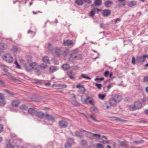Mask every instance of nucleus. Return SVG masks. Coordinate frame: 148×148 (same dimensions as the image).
Here are the masks:
<instances>
[{
  "instance_id": "nucleus-28",
  "label": "nucleus",
  "mask_w": 148,
  "mask_h": 148,
  "mask_svg": "<svg viewBox=\"0 0 148 148\" xmlns=\"http://www.w3.org/2000/svg\"><path fill=\"white\" fill-rule=\"evenodd\" d=\"M75 3L78 5H82L83 4L82 0H76Z\"/></svg>"
},
{
  "instance_id": "nucleus-43",
  "label": "nucleus",
  "mask_w": 148,
  "mask_h": 148,
  "mask_svg": "<svg viewBox=\"0 0 148 148\" xmlns=\"http://www.w3.org/2000/svg\"><path fill=\"white\" fill-rule=\"evenodd\" d=\"M95 147L97 148H103V145L100 143H97L96 144Z\"/></svg>"
},
{
  "instance_id": "nucleus-52",
  "label": "nucleus",
  "mask_w": 148,
  "mask_h": 148,
  "mask_svg": "<svg viewBox=\"0 0 148 148\" xmlns=\"http://www.w3.org/2000/svg\"><path fill=\"white\" fill-rule=\"evenodd\" d=\"M100 27L101 28H103V29H104L105 28V27H106L105 25L103 23H100Z\"/></svg>"
},
{
  "instance_id": "nucleus-9",
  "label": "nucleus",
  "mask_w": 148,
  "mask_h": 148,
  "mask_svg": "<svg viewBox=\"0 0 148 148\" xmlns=\"http://www.w3.org/2000/svg\"><path fill=\"white\" fill-rule=\"evenodd\" d=\"M35 115L36 117L40 119H43L45 116V114L41 111L36 112Z\"/></svg>"
},
{
  "instance_id": "nucleus-20",
  "label": "nucleus",
  "mask_w": 148,
  "mask_h": 148,
  "mask_svg": "<svg viewBox=\"0 0 148 148\" xmlns=\"http://www.w3.org/2000/svg\"><path fill=\"white\" fill-rule=\"evenodd\" d=\"M24 67L25 69L27 71H30L32 70L29 64H25Z\"/></svg>"
},
{
  "instance_id": "nucleus-6",
  "label": "nucleus",
  "mask_w": 148,
  "mask_h": 148,
  "mask_svg": "<svg viewBox=\"0 0 148 148\" xmlns=\"http://www.w3.org/2000/svg\"><path fill=\"white\" fill-rule=\"evenodd\" d=\"M81 130L84 132H86V133L85 134V136L87 138L91 140H93L94 139V138H93V134L91 132H88L86 131L83 130L82 129H81Z\"/></svg>"
},
{
  "instance_id": "nucleus-58",
  "label": "nucleus",
  "mask_w": 148,
  "mask_h": 148,
  "mask_svg": "<svg viewBox=\"0 0 148 148\" xmlns=\"http://www.w3.org/2000/svg\"><path fill=\"white\" fill-rule=\"evenodd\" d=\"M121 145L122 146H126V145L124 142L122 141L120 142Z\"/></svg>"
},
{
  "instance_id": "nucleus-41",
  "label": "nucleus",
  "mask_w": 148,
  "mask_h": 148,
  "mask_svg": "<svg viewBox=\"0 0 148 148\" xmlns=\"http://www.w3.org/2000/svg\"><path fill=\"white\" fill-rule=\"evenodd\" d=\"M94 84L99 89H101L102 86V85L101 84H98L96 83H94Z\"/></svg>"
},
{
  "instance_id": "nucleus-24",
  "label": "nucleus",
  "mask_w": 148,
  "mask_h": 148,
  "mask_svg": "<svg viewBox=\"0 0 148 148\" xmlns=\"http://www.w3.org/2000/svg\"><path fill=\"white\" fill-rule=\"evenodd\" d=\"M80 143L82 147H85L87 145V143L86 140H83L80 142Z\"/></svg>"
},
{
  "instance_id": "nucleus-51",
  "label": "nucleus",
  "mask_w": 148,
  "mask_h": 148,
  "mask_svg": "<svg viewBox=\"0 0 148 148\" xmlns=\"http://www.w3.org/2000/svg\"><path fill=\"white\" fill-rule=\"evenodd\" d=\"M101 143H104L106 144H110V143L109 142V141H108V140L105 141L103 139L102 140Z\"/></svg>"
},
{
  "instance_id": "nucleus-12",
  "label": "nucleus",
  "mask_w": 148,
  "mask_h": 148,
  "mask_svg": "<svg viewBox=\"0 0 148 148\" xmlns=\"http://www.w3.org/2000/svg\"><path fill=\"white\" fill-rule=\"evenodd\" d=\"M67 75L71 79H74L75 77H74V74L72 73V71H69L67 73Z\"/></svg>"
},
{
  "instance_id": "nucleus-22",
  "label": "nucleus",
  "mask_w": 148,
  "mask_h": 148,
  "mask_svg": "<svg viewBox=\"0 0 148 148\" xmlns=\"http://www.w3.org/2000/svg\"><path fill=\"white\" fill-rule=\"evenodd\" d=\"M7 48V45L3 43H0V49L1 50H5Z\"/></svg>"
},
{
  "instance_id": "nucleus-56",
  "label": "nucleus",
  "mask_w": 148,
  "mask_h": 148,
  "mask_svg": "<svg viewBox=\"0 0 148 148\" xmlns=\"http://www.w3.org/2000/svg\"><path fill=\"white\" fill-rule=\"evenodd\" d=\"M68 140L69 141L68 142H69V141L70 142V143H72V144H73V143H74L73 140L72 138H69V139H68Z\"/></svg>"
},
{
  "instance_id": "nucleus-49",
  "label": "nucleus",
  "mask_w": 148,
  "mask_h": 148,
  "mask_svg": "<svg viewBox=\"0 0 148 148\" xmlns=\"http://www.w3.org/2000/svg\"><path fill=\"white\" fill-rule=\"evenodd\" d=\"M101 137V136L100 134H93V138H94V137L96 138H100Z\"/></svg>"
},
{
  "instance_id": "nucleus-46",
  "label": "nucleus",
  "mask_w": 148,
  "mask_h": 148,
  "mask_svg": "<svg viewBox=\"0 0 148 148\" xmlns=\"http://www.w3.org/2000/svg\"><path fill=\"white\" fill-rule=\"evenodd\" d=\"M6 104L5 100H1L0 101V106H3Z\"/></svg>"
},
{
  "instance_id": "nucleus-62",
  "label": "nucleus",
  "mask_w": 148,
  "mask_h": 148,
  "mask_svg": "<svg viewBox=\"0 0 148 148\" xmlns=\"http://www.w3.org/2000/svg\"><path fill=\"white\" fill-rule=\"evenodd\" d=\"M0 85H1L3 86H4L5 85L4 82L2 80H0Z\"/></svg>"
},
{
  "instance_id": "nucleus-7",
  "label": "nucleus",
  "mask_w": 148,
  "mask_h": 148,
  "mask_svg": "<svg viewBox=\"0 0 148 148\" xmlns=\"http://www.w3.org/2000/svg\"><path fill=\"white\" fill-rule=\"evenodd\" d=\"M109 103L111 106H115L117 105V103L114 98L110 99L109 101Z\"/></svg>"
},
{
  "instance_id": "nucleus-38",
  "label": "nucleus",
  "mask_w": 148,
  "mask_h": 148,
  "mask_svg": "<svg viewBox=\"0 0 148 148\" xmlns=\"http://www.w3.org/2000/svg\"><path fill=\"white\" fill-rule=\"evenodd\" d=\"M61 50L60 48H57L55 50V53L57 55H59L60 54Z\"/></svg>"
},
{
  "instance_id": "nucleus-16",
  "label": "nucleus",
  "mask_w": 148,
  "mask_h": 148,
  "mask_svg": "<svg viewBox=\"0 0 148 148\" xmlns=\"http://www.w3.org/2000/svg\"><path fill=\"white\" fill-rule=\"evenodd\" d=\"M28 112L29 114L31 115H34L36 114V111L34 108H30L28 110Z\"/></svg>"
},
{
  "instance_id": "nucleus-40",
  "label": "nucleus",
  "mask_w": 148,
  "mask_h": 148,
  "mask_svg": "<svg viewBox=\"0 0 148 148\" xmlns=\"http://www.w3.org/2000/svg\"><path fill=\"white\" fill-rule=\"evenodd\" d=\"M4 74L5 75L9 78H11L12 80L14 78V76L12 75L10 73H4Z\"/></svg>"
},
{
  "instance_id": "nucleus-26",
  "label": "nucleus",
  "mask_w": 148,
  "mask_h": 148,
  "mask_svg": "<svg viewBox=\"0 0 148 148\" xmlns=\"http://www.w3.org/2000/svg\"><path fill=\"white\" fill-rule=\"evenodd\" d=\"M43 61L45 63L47 64H49L50 62L49 60L47 57L45 56L42 58V59Z\"/></svg>"
},
{
  "instance_id": "nucleus-29",
  "label": "nucleus",
  "mask_w": 148,
  "mask_h": 148,
  "mask_svg": "<svg viewBox=\"0 0 148 148\" xmlns=\"http://www.w3.org/2000/svg\"><path fill=\"white\" fill-rule=\"evenodd\" d=\"M62 68L64 70H66L69 69L70 68L69 64H63L62 66Z\"/></svg>"
},
{
  "instance_id": "nucleus-42",
  "label": "nucleus",
  "mask_w": 148,
  "mask_h": 148,
  "mask_svg": "<svg viewBox=\"0 0 148 148\" xmlns=\"http://www.w3.org/2000/svg\"><path fill=\"white\" fill-rule=\"evenodd\" d=\"M81 77L83 78L87 79H91L90 77L87 76H86L85 74H82L81 75Z\"/></svg>"
},
{
  "instance_id": "nucleus-48",
  "label": "nucleus",
  "mask_w": 148,
  "mask_h": 148,
  "mask_svg": "<svg viewBox=\"0 0 148 148\" xmlns=\"http://www.w3.org/2000/svg\"><path fill=\"white\" fill-rule=\"evenodd\" d=\"M6 148H14V146L9 143L6 145Z\"/></svg>"
},
{
  "instance_id": "nucleus-63",
  "label": "nucleus",
  "mask_w": 148,
  "mask_h": 148,
  "mask_svg": "<svg viewBox=\"0 0 148 148\" xmlns=\"http://www.w3.org/2000/svg\"><path fill=\"white\" fill-rule=\"evenodd\" d=\"M95 12H97V13L100 12L101 10L100 9H98L97 8H94Z\"/></svg>"
},
{
  "instance_id": "nucleus-34",
  "label": "nucleus",
  "mask_w": 148,
  "mask_h": 148,
  "mask_svg": "<svg viewBox=\"0 0 148 148\" xmlns=\"http://www.w3.org/2000/svg\"><path fill=\"white\" fill-rule=\"evenodd\" d=\"M144 141L143 140H140L139 141H134L133 142L134 145H138L140 144H142L144 143Z\"/></svg>"
},
{
  "instance_id": "nucleus-31",
  "label": "nucleus",
  "mask_w": 148,
  "mask_h": 148,
  "mask_svg": "<svg viewBox=\"0 0 148 148\" xmlns=\"http://www.w3.org/2000/svg\"><path fill=\"white\" fill-rule=\"evenodd\" d=\"M90 109V111L92 113H95L96 111L97 110V108L94 106L91 107Z\"/></svg>"
},
{
  "instance_id": "nucleus-17",
  "label": "nucleus",
  "mask_w": 148,
  "mask_h": 148,
  "mask_svg": "<svg viewBox=\"0 0 148 148\" xmlns=\"http://www.w3.org/2000/svg\"><path fill=\"white\" fill-rule=\"evenodd\" d=\"M112 4L111 1L108 0L104 3V5L106 8H109L110 7L111 5Z\"/></svg>"
},
{
  "instance_id": "nucleus-4",
  "label": "nucleus",
  "mask_w": 148,
  "mask_h": 148,
  "mask_svg": "<svg viewBox=\"0 0 148 148\" xmlns=\"http://www.w3.org/2000/svg\"><path fill=\"white\" fill-rule=\"evenodd\" d=\"M59 124L61 128H65L68 126L69 123L66 121L61 120L59 121Z\"/></svg>"
},
{
  "instance_id": "nucleus-47",
  "label": "nucleus",
  "mask_w": 148,
  "mask_h": 148,
  "mask_svg": "<svg viewBox=\"0 0 148 148\" xmlns=\"http://www.w3.org/2000/svg\"><path fill=\"white\" fill-rule=\"evenodd\" d=\"M0 99L1 100H5V96L2 93H0Z\"/></svg>"
},
{
  "instance_id": "nucleus-60",
  "label": "nucleus",
  "mask_w": 148,
  "mask_h": 148,
  "mask_svg": "<svg viewBox=\"0 0 148 148\" xmlns=\"http://www.w3.org/2000/svg\"><path fill=\"white\" fill-rule=\"evenodd\" d=\"M106 88L107 89H106V91H108V90H109V89L111 88V84H109L106 87Z\"/></svg>"
},
{
  "instance_id": "nucleus-25",
  "label": "nucleus",
  "mask_w": 148,
  "mask_h": 148,
  "mask_svg": "<svg viewBox=\"0 0 148 148\" xmlns=\"http://www.w3.org/2000/svg\"><path fill=\"white\" fill-rule=\"evenodd\" d=\"M95 12L94 8L92 9L89 13V16L91 17H93L95 15Z\"/></svg>"
},
{
  "instance_id": "nucleus-23",
  "label": "nucleus",
  "mask_w": 148,
  "mask_h": 148,
  "mask_svg": "<svg viewBox=\"0 0 148 148\" xmlns=\"http://www.w3.org/2000/svg\"><path fill=\"white\" fill-rule=\"evenodd\" d=\"M137 2L133 1L129 2L128 4V5L129 7H133L136 5Z\"/></svg>"
},
{
  "instance_id": "nucleus-37",
  "label": "nucleus",
  "mask_w": 148,
  "mask_h": 148,
  "mask_svg": "<svg viewBox=\"0 0 148 148\" xmlns=\"http://www.w3.org/2000/svg\"><path fill=\"white\" fill-rule=\"evenodd\" d=\"M40 68L42 69H44L47 67V66L44 64H42L39 66Z\"/></svg>"
},
{
  "instance_id": "nucleus-35",
  "label": "nucleus",
  "mask_w": 148,
  "mask_h": 148,
  "mask_svg": "<svg viewBox=\"0 0 148 148\" xmlns=\"http://www.w3.org/2000/svg\"><path fill=\"white\" fill-rule=\"evenodd\" d=\"M89 117L91 119L92 121L96 122H99V121L96 119L95 117L92 115H90L89 116Z\"/></svg>"
},
{
  "instance_id": "nucleus-45",
  "label": "nucleus",
  "mask_w": 148,
  "mask_h": 148,
  "mask_svg": "<svg viewBox=\"0 0 148 148\" xmlns=\"http://www.w3.org/2000/svg\"><path fill=\"white\" fill-rule=\"evenodd\" d=\"M57 86L65 88H66L67 85L65 84H59Z\"/></svg>"
},
{
  "instance_id": "nucleus-50",
  "label": "nucleus",
  "mask_w": 148,
  "mask_h": 148,
  "mask_svg": "<svg viewBox=\"0 0 148 148\" xmlns=\"http://www.w3.org/2000/svg\"><path fill=\"white\" fill-rule=\"evenodd\" d=\"M0 67H1V68L2 69V70H3V71H4L5 72V73H8V71L7 69L5 68H4V67L3 66L1 65L0 66Z\"/></svg>"
},
{
  "instance_id": "nucleus-30",
  "label": "nucleus",
  "mask_w": 148,
  "mask_h": 148,
  "mask_svg": "<svg viewBox=\"0 0 148 148\" xmlns=\"http://www.w3.org/2000/svg\"><path fill=\"white\" fill-rule=\"evenodd\" d=\"M72 145V143L67 141L65 144V148H71Z\"/></svg>"
},
{
  "instance_id": "nucleus-3",
  "label": "nucleus",
  "mask_w": 148,
  "mask_h": 148,
  "mask_svg": "<svg viewBox=\"0 0 148 148\" xmlns=\"http://www.w3.org/2000/svg\"><path fill=\"white\" fill-rule=\"evenodd\" d=\"M74 44V43L71 40H67L64 41L63 45L65 46H70L72 47Z\"/></svg>"
},
{
  "instance_id": "nucleus-1",
  "label": "nucleus",
  "mask_w": 148,
  "mask_h": 148,
  "mask_svg": "<svg viewBox=\"0 0 148 148\" xmlns=\"http://www.w3.org/2000/svg\"><path fill=\"white\" fill-rule=\"evenodd\" d=\"M3 60L10 63L12 62L13 58L9 54H7L3 57Z\"/></svg>"
},
{
  "instance_id": "nucleus-13",
  "label": "nucleus",
  "mask_w": 148,
  "mask_h": 148,
  "mask_svg": "<svg viewBox=\"0 0 148 148\" xmlns=\"http://www.w3.org/2000/svg\"><path fill=\"white\" fill-rule=\"evenodd\" d=\"M134 105L136 110L139 109L142 107V103L138 101L134 103Z\"/></svg>"
},
{
  "instance_id": "nucleus-33",
  "label": "nucleus",
  "mask_w": 148,
  "mask_h": 148,
  "mask_svg": "<svg viewBox=\"0 0 148 148\" xmlns=\"http://www.w3.org/2000/svg\"><path fill=\"white\" fill-rule=\"evenodd\" d=\"M129 110L130 111H135L136 110V109L134 105L129 106Z\"/></svg>"
},
{
  "instance_id": "nucleus-32",
  "label": "nucleus",
  "mask_w": 148,
  "mask_h": 148,
  "mask_svg": "<svg viewBox=\"0 0 148 148\" xmlns=\"http://www.w3.org/2000/svg\"><path fill=\"white\" fill-rule=\"evenodd\" d=\"M111 119L112 120L114 121H123L121 120L120 119L116 117H111Z\"/></svg>"
},
{
  "instance_id": "nucleus-18",
  "label": "nucleus",
  "mask_w": 148,
  "mask_h": 148,
  "mask_svg": "<svg viewBox=\"0 0 148 148\" xmlns=\"http://www.w3.org/2000/svg\"><path fill=\"white\" fill-rule=\"evenodd\" d=\"M113 98L117 103L120 102L121 100V97L119 95H116Z\"/></svg>"
},
{
  "instance_id": "nucleus-53",
  "label": "nucleus",
  "mask_w": 148,
  "mask_h": 148,
  "mask_svg": "<svg viewBox=\"0 0 148 148\" xmlns=\"http://www.w3.org/2000/svg\"><path fill=\"white\" fill-rule=\"evenodd\" d=\"M83 1L85 3L89 4H91L92 2L91 0H83Z\"/></svg>"
},
{
  "instance_id": "nucleus-8",
  "label": "nucleus",
  "mask_w": 148,
  "mask_h": 148,
  "mask_svg": "<svg viewBox=\"0 0 148 148\" xmlns=\"http://www.w3.org/2000/svg\"><path fill=\"white\" fill-rule=\"evenodd\" d=\"M45 118L49 121H51L54 122L55 120V118L51 115L48 114H45Z\"/></svg>"
},
{
  "instance_id": "nucleus-2",
  "label": "nucleus",
  "mask_w": 148,
  "mask_h": 148,
  "mask_svg": "<svg viewBox=\"0 0 148 148\" xmlns=\"http://www.w3.org/2000/svg\"><path fill=\"white\" fill-rule=\"evenodd\" d=\"M146 57L147 56L145 55H143L142 56H137L136 58V62L143 63L145 61Z\"/></svg>"
},
{
  "instance_id": "nucleus-54",
  "label": "nucleus",
  "mask_w": 148,
  "mask_h": 148,
  "mask_svg": "<svg viewBox=\"0 0 148 148\" xmlns=\"http://www.w3.org/2000/svg\"><path fill=\"white\" fill-rule=\"evenodd\" d=\"M12 80L17 83H18L20 82V80L14 77V78L12 79Z\"/></svg>"
},
{
  "instance_id": "nucleus-57",
  "label": "nucleus",
  "mask_w": 148,
  "mask_h": 148,
  "mask_svg": "<svg viewBox=\"0 0 148 148\" xmlns=\"http://www.w3.org/2000/svg\"><path fill=\"white\" fill-rule=\"evenodd\" d=\"M104 77H102L100 78H96L95 79V81H97L98 80H99L100 81H103L104 80Z\"/></svg>"
},
{
  "instance_id": "nucleus-5",
  "label": "nucleus",
  "mask_w": 148,
  "mask_h": 148,
  "mask_svg": "<svg viewBox=\"0 0 148 148\" xmlns=\"http://www.w3.org/2000/svg\"><path fill=\"white\" fill-rule=\"evenodd\" d=\"M82 56L80 54H77L76 55H74L73 56H70L69 58V60L70 61H72L75 60H79L81 59Z\"/></svg>"
},
{
  "instance_id": "nucleus-59",
  "label": "nucleus",
  "mask_w": 148,
  "mask_h": 148,
  "mask_svg": "<svg viewBox=\"0 0 148 148\" xmlns=\"http://www.w3.org/2000/svg\"><path fill=\"white\" fill-rule=\"evenodd\" d=\"M148 81V77L145 76L143 78L144 82H146Z\"/></svg>"
},
{
  "instance_id": "nucleus-55",
  "label": "nucleus",
  "mask_w": 148,
  "mask_h": 148,
  "mask_svg": "<svg viewBox=\"0 0 148 148\" xmlns=\"http://www.w3.org/2000/svg\"><path fill=\"white\" fill-rule=\"evenodd\" d=\"M109 71H107L104 73V75L105 77H107L109 75Z\"/></svg>"
},
{
  "instance_id": "nucleus-36",
  "label": "nucleus",
  "mask_w": 148,
  "mask_h": 148,
  "mask_svg": "<svg viewBox=\"0 0 148 148\" xmlns=\"http://www.w3.org/2000/svg\"><path fill=\"white\" fill-rule=\"evenodd\" d=\"M32 69H33L37 65V63L35 62H33L29 64Z\"/></svg>"
},
{
  "instance_id": "nucleus-27",
  "label": "nucleus",
  "mask_w": 148,
  "mask_h": 148,
  "mask_svg": "<svg viewBox=\"0 0 148 148\" xmlns=\"http://www.w3.org/2000/svg\"><path fill=\"white\" fill-rule=\"evenodd\" d=\"M101 0H95L94 2V4L96 6L100 5L101 4Z\"/></svg>"
},
{
  "instance_id": "nucleus-21",
  "label": "nucleus",
  "mask_w": 148,
  "mask_h": 148,
  "mask_svg": "<svg viewBox=\"0 0 148 148\" xmlns=\"http://www.w3.org/2000/svg\"><path fill=\"white\" fill-rule=\"evenodd\" d=\"M75 136H76L79 137L80 138H83L84 137L83 134L77 131H75Z\"/></svg>"
},
{
  "instance_id": "nucleus-10",
  "label": "nucleus",
  "mask_w": 148,
  "mask_h": 148,
  "mask_svg": "<svg viewBox=\"0 0 148 148\" xmlns=\"http://www.w3.org/2000/svg\"><path fill=\"white\" fill-rule=\"evenodd\" d=\"M111 13V12L109 10H103L102 14L103 16H107L110 15Z\"/></svg>"
},
{
  "instance_id": "nucleus-15",
  "label": "nucleus",
  "mask_w": 148,
  "mask_h": 148,
  "mask_svg": "<svg viewBox=\"0 0 148 148\" xmlns=\"http://www.w3.org/2000/svg\"><path fill=\"white\" fill-rule=\"evenodd\" d=\"M58 70L57 67L54 66H51L49 68V70L50 72L53 73Z\"/></svg>"
},
{
  "instance_id": "nucleus-61",
  "label": "nucleus",
  "mask_w": 148,
  "mask_h": 148,
  "mask_svg": "<svg viewBox=\"0 0 148 148\" xmlns=\"http://www.w3.org/2000/svg\"><path fill=\"white\" fill-rule=\"evenodd\" d=\"M132 63L133 64H134L135 63V60L134 57H133L132 58Z\"/></svg>"
},
{
  "instance_id": "nucleus-14",
  "label": "nucleus",
  "mask_w": 148,
  "mask_h": 148,
  "mask_svg": "<svg viewBox=\"0 0 148 148\" xmlns=\"http://www.w3.org/2000/svg\"><path fill=\"white\" fill-rule=\"evenodd\" d=\"M109 103L108 102H106L103 105V108L105 110H106L108 109H111V106L109 105Z\"/></svg>"
},
{
  "instance_id": "nucleus-11",
  "label": "nucleus",
  "mask_w": 148,
  "mask_h": 148,
  "mask_svg": "<svg viewBox=\"0 0 148 148\" xmlns=\"http://www.w3.org/2000/svg\"><path fill=\"white\" fill-rule=\"evenodd\" d=\"M20 103V101L18 100H15L12 101L11 105L13 107H17Z\"/></svg>"
},
{
  "instance_id": "nucleus-44",
  "label": "nucleus",
  "mask_w": 148,
  "mask_h": 148,
  "mask_svg": "<svg viewBox=\"0 0 148 148\" xmlns=\"http://www.w3.org/2000/svg\"><path fill=\"white\" fill-rule=\"evenodd\" d=\"M98 97L100 99L103 100L104 99V98L106 97V95H101V94H99L98 95Z\"/></svg>"
},
{
  "instance_id": "nucleus-64",
  "label": "nucleus",
  "mask_w": 148,
  "mask_h": 148,
  "mask_svg": "<svg viewBox=\"0 0 148 148\" xmlns=\"http://www.w3.org/2000/svg\"><path fill=\"white\" fill-rule=\"evenodd\" d=\"M13 49L14 51L16 52L18 50V48L17 47L14 46L13 47Z\"/></svg>"
},
{
  "instance_id": "nucleus-39",
  "label": "nucleus",
  "mask_w": 148,
  "mask_h": 148,
  "mask_svg": "<svg viewBox=\"0 0 148 148\" xmlns=\"http://www.w3.org/2000/svg\"><path fill=\"white\" fill-rule=\"evenodd\" d=\"M20 109L22 110H26L28 109L27 106L23 104L20 107Z\"/></svg>"
},
{
  "instance_id": "nucleus-19",
  "label": "nucleus",
  "mask_w": 148,
  "mask_h": 148,
  "mask_svg": "<svg viewBox=\"0 0 148 148\" xmlns=\"http://www.w3.org/2000/svg\"><path fill=\"white\" fill-rule=\"evenodd\" d=\"M78 52L79 51L78 49H76L73 50L71 52V53L70 54V56H72V57L73 56L77 55Z\"/></svg>"
}]
</instances>
